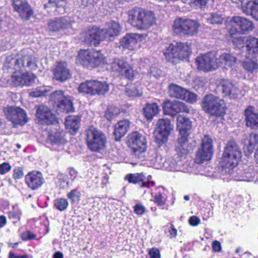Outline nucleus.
<instances>
[{
    "label": "nucleus",
    "instance_id": "55",
    "mask_svg": "<svg viewBox=\"0 0 258 258\" xmlns=\"http://www.w3.org/2000/svg\"><path fill=\"white\" fill-rule=\"evenodd\" d=\"M134 212L136 214L142 216L146 212V209L142 204H138L134 207Z\"/></svg>",
    "mask_w": 258,
    "mask_h": 258
},
{
    "label": "nucleus",
    "instance_id": "61",
    "mask_svg": "<svg viewBox=\"0 0 258 258\" xmlns=\"http://www.w3.org/2000/svg\"><path fill=\"white\" fill-rule=\"evenodd\" d=\"M69 175L70 179L73 181H74L78 175V172L73 168H70Z\"/></svg>",
    "mask_w": 258,
    "mask_h": 258
},
{
    "label": "nucleus",
    "instance_id": "5",
    "mask_svg": "<svg viewBox=\"0 0 258 258\" xmlns=\"http://www.w3.org/2000/svg\"><path fill=\"white\" fill-rule=\"evenodd\" d=\"M202 107L206 113L212 116H220L225 113L224 101L212 94L205 96L202 101Z\"/></svg>",
    "mask_w": 258,
    "mask_h": 258
},
{
    "label": "nucleus",
    "instance_id": "51",
    "mask_svg": "<svg viewBox=\"0 0 258 258\" xmlns=\"http://www.w3.org/2000/svg\"><path fill=\"white\" fill-rule=\"evenodd\" d=\"M157 155V154L155 150L150 151L148 153L147 156L145 155V159L143 160L149 161L150 166H153V165H155V163L156 162L155 161Z\"/></svg>",
    "mask_w": 258,
    "mask_h": 258
},
{
    "label": "nucleus",
    "instance_id": "12",
    "mask_svg": "<svg viewBox=\"0 0 258 258\" xmlns=\"http://www.w3.org/2000/svg\"><path fill=\"white\" fill-rule=\"evenodd\" d=\"M189 45L181 42L176 43V46L170 44L164 52L167 61H171L172 58L183 59L189 56L191 53Z\"/></svg>",
    "mask_w": 258,
    "mask_h": 258
},
{
    "label": "nucleus",
    "instance_id": "4",
    "mask_svg": "<svg viewBox=\"0 0 258 258\" xmlns=\"http://www.w3.org/2000/svg\"><path fill=\"white\" fill-rule=\"evenodd\" d=\"M86 136L87 145L91 151L99 152L105 148L107 139L103 132L92 126L88 129Z\"/></svg>",
    "mask_w": 258,
    "mask_h": 258
},
{
    "label": "nucleus",
    "instance_id": "28",
    "mask_svg": "<svg viewBox=\"0 0 258 258\" xmlns=\"http://www.w3.org/2000/svg\"><path fill=\"white\" fill-rule=\"evenodd\" d=\"M36 116L41 124H50L55 121V116L46 106L41 105L37 109Z\"/></svg>",
    "mask_w": 258,
    "mask_h": 258
},
{
    "label": "nucleus",
    "instance_id": "27",
    "mask_svg": "<svg viewBox=\"0 0 258 258\" xmlns=\"http://www.w3.org/2000/svg\"><path fill=\"white\" fill-rule=\"evenodd\" d=\"M156 131L159 134V139L162 142L167 141L168 136L170 135L172 127L171 121L168 119H159L157 123Z\"/></svg>",
    "mask_w": 258,
    "mask_h": 258
},
{
    "label": "nucleus",
    "instance_id": "58",
    "mask_svg": "<svg viewBox=\"0 0 258 258\" xmlns=\"http://www.w3.org/2000/svg\"><path fill=\"white\" fill-rule=\"evenodd\" d=\"M11 169V165L8 163H4L0 165V173L5 174Z\"/></svg>",
    "mask_w": 258,
    "mask_h": 258
},
{
    "label": "nucleus",
    "instance_id": "48",
    "mask_svg": "<svg viewBox=\"0 0 258 258\" xmlns=\"http://www.w3.org/2000/svg\"><path fill=\"white\" fill-rule=\"evenodd\" d=\"M81 193L76 189H74L67 194V197L72 204L78 203L80 200Z\"/></svg>",
    "mask_w": 258,
    "mask_h": 258
},
{
    "label": "nucleus",
    "instance_id": "13",
    "mask_svg": "<svg viewBox=\"0 0 258 258\" xmlns=\"http://www.w3.org/2000/svg\"><path fill=\"white\" fill-rule=\"evenodd\" d=\"M196 64L197 69L204 72L216 70L219 67V62L214 52H208L197 57Z\"/></svg>",
    "mask_w": 258,
    "mask_h": 258
},
{
    "label": "nucleus",
    "instance_id": "19",
    "mask_svg": "<svg viewBox=\"0 0 258 258\" xmlns=\"http://www.w3.org/2000/svg\"><path fill=\"white\" fill-rule=\"evenodd\" d=\"M232 28L230 29L231 35L236 33H248L254 28L252 22L246 18L239 16L234 17L230 21Z\"/></svg>",
    "mask_w": 258,
    "mask_h": 258
},
{
    "label": "nucleus",
    "instance_id": "23",
    "mask_svg": "<svg viewBox=\"0 0 258 258\" xmlns=\"http://www.w3.org/2000/svg\"><path fill=\"white\" fill-rule=\"evenodd\" d=\"M100 29L91 27L81 33L80 38L83 41L91 46H97L102 41Z\"/></svg>",
    "mask_w": 258,
    "mask_h": 258
},
{
    "label": "nucleus",
    "instance_id": "56",
    "mask_svg": "<svg viewBox=\"0 0 258 258\" xmlns=\"http://www.w3.org/2000/svg\"><path fill=\"white\" fill-rule=\"evenodd\" d=\"M24 175L23 169L21 167H18L13 170V178L15 179H20Z\"/></svg>",
    "mask_w": 258,
    "mask_h": 258
},
{
    "label": "nucleus",
    "instance_id": "54",
    "mask_svg": "<svg viewBox=\"0 0 258 258\" xmlns=\"http://www.w3.org/2000/svg\"><path fill=\"white\" fill-rule=\"evenodd\" d=\"M21 238L24 241L29 240L35 239L36 235L30 231H27L21 233Z\"/></svg>",
    "mask_w": 258,
    "mask_h": 258
},
{
    "label": "nucleus",
    "instance_id": "25",
    "mask_svg": "<svg viewBox=\"0 0 258 258\" xmlns=\"http://www.w3.org/2000/svg\"><path fill=\"white\" fill-rule=\"evenodd\" d=\"M53 78L61 82L69 79L71 73L68 65L65 62H59L53 70Z\"/></svg>",
    "mask_w": 258,
    "mask_h": 258
},
{
    "label": "nucleus",
    "instance_id": "52",
    "mask_svg": "<svg viewBox=\"0 0 258 258\" xmlns=\"http://www.w3.org/2000/svg\"><path fill=\"white\" fill-rule=\"evenodd\" d=\"M165 198L160 191L156 193L154 196V202L160 206H164L165 204Z\"/></svg>",
    "mask_w": 258,
    "mask_h": 258
},
{
    "label": "nucleus",
    "instance_id": "18",
    "mask_svg": "<svg viewBox=\"0 0 258 258\" xmlns=\"http://www.w3.org/2000/svg\"><path fill=\"white\" fill-rule=\"evenodd\" d=\"M50 100L56 104L57 107L67 113L73 112L74 108L71 97L65 95L63 91L57 90L51 94Z\"/></svg>",
    "mask_w": 258,
    "mask_h": 258
},
{
    "label": "nucleus",
    "instance_id": "39",
    "mask_svg": "<svg viewBox=\"0 0 258 258\" xmlns=\"http://www.w3.org/2000/svg\"><path fill=\"white\" fill-rule=\"evenodd\" d=\"M236 61V58L233 56L230 53H224L220 55L219 60L218 62H219V67L224 65L225 67H231L233 66Z\"/></svg>",
    "mask_w": 258,
    "mask_h": 258
},
{
    "label": "nucleus",
    "instance_id": "32",
    "mask_svg": "<svg viewBox=\"0 0 258 258\" xmlns=\"http://www.w3.org/2000/svg\"><path fill=\"white\" fill-rule=\"evenodd\" d=\"M70 27L71 22L65 17L55 18L48 23V28L52 32L63 31Z\"/></svg>",
    "mask_w": 258,
    "mask_h": 258
},
{
    "label": "nucleus",
    "instance_id": "24",
    "mask_svg": "<svg viewBox=\"0 0 258 258\" xmlns=\"http://www.w3.org/2000/svg\"><path fill=\"white\" fill-rule=\"evenodd\" d=\"M234 42L237 44L245 43L249 54H251L253 57L258 56V39L250 36L237 37Z\"/></svg>",
    "mask_w": 258,
    "mask_h": 258
},
{
    "label": "nucleus",
    "instance_id": "63",
    "mask_svg": "<svg viewBox=\"0 0 258 258\" xmlns=\"http://www.w3.org/2000/svg\"><path fill=\"white\" fill-rule=\"evenodd\" d=\"M213 249L215 251H220L221 249L220 243L218 241H215L212 244Z\"/></svg>",
    "mask_w": 258,
    "mask_h": 258
},
{
    "label": "nucleus",
    "instance_id": "60",
    "mask_svg": "<svg viewBox=\"0 0 258 258\" xmlns=\"http://www.w3.org/2000/svg\"><path fill=\"white\" fill-rule=\"evenodd\" d=\"M200 219L196 216H192L189 219V223L193 226H196L200 224Z\"/></svg>",
    "mask_w": 258,
    "mask_h": 258
},
{
    "label": "nucleus",
    "instance_id": "34",
    "mask_svg": "<svg viewBox=\"0 0 258 258\" xmlns=\"http://www.w3.org/2000/svg\"><path fill=\"white\" fill-rule=\"evenodd\" d=\"M130 122L127 119L119 121L114 125L113 134L116 141H119L127 132Z\"/></svg>",
    "mask_w": 258,
    "mask_h": 258
},
{
    "label": "nucleus",
    "instance_id": "26",
    "mask_svg": "<svg viewBox=\"0 0 258 258\" xmlns=\"http://www.w3.org/2000/svg\"><path fill=\"white\" fill-rule=\"evenodd\" d=\"M13 6L15 11L23 20H29L33 14V11L30 5L25 1L13 0Z\"/></svg>",
    "mask_w": 258,
    "mask_h": 258
},
{
    "label": "nucleus",
    "instance_id": "41",
    "mask_svg": "<svg viewBox=\"0 0 258 258\" xmlns=\"http://www.w3.org/2000/svg\"><path fill=\"white\" fill-rule=\"evenodd\" d=\"M50 90L51 88L50 87H40L31 91L29 93V95L32 97H39L45 96Z\"/></svg>",
    "mask_w": 258,
    "mask_h": 258
},
{
    "label": "nucleus",
    "instance_id": "47",
    "mask_svg": "<svg viewBox=\"0 0 258 258\" xmlns=\"http://www.w3.org/2000/svg\"><path fill=\"white\" fill-rule=\"evenodd\" d=\"M243 66L245 70L252 73L256 72L258 69L257 63L251 60L244 61Z\"/></svg>",
    "mask_w": 258,
    "mask_h": 258
},
{
    "label": "nucleus",
    "instance_id": "22",
    "mask_svg": "<svg viewBox=\"0 0 258 258\" xmlns=\"http://www.w3.org/2000/svg\"><path fill=\"white\" fill-rule=\"evenodd\" d=\"M121 30L119 24L115 21L107 23L104 28L100 29L102 40L107 41H113L119 35Z\"/></svg>",
    "mask_w": 258,
    "mask_h": 258
},
{
    "label": "nucleus",
    "instance_id": "14",
    "mask_svg": "<svg viewBox=\"0 0 258 258\" xmlns=\"http://www.w3.org/2000/svg\"><path fill=\"white\" fill-rule=\"evenodd\" d=\"M213 154V140L208 136L205 135L202 140L201 147L198 150L195 162L201 164L211 159Z\"/></svg>",
    "mask_w": 258,
    "mask_h": 258
},
{
    "label": "nucleus",
    "instance_id": "21",
    "mask_svg": "<svg viewBox=\"0 0 258 258\" xmlns=\"http://www.w3.org/2000/svg\"><path fill=\"white\" fill-rule=\"evenodd\" d=\"M162 107L165 114L174 116L180 112L189 113V109L185 104L181 101H174L170 102L165 100L162 104Z\"/></svg>",
    "mask_w": 258,
    "mask_h": 258
},
{
    "label": "nucleus",
    "instance_id": "16",
    "mask_svg": "<svg viewBox=\"0 0 258 258\" xmlns=\"http://www.w3.org/2000/svg\"><path fill=\"white\" fill-rule=\"evenodd\" d=\"M107 68L130 80L133 79L135 77V72L132 66L124 59L115 58L110 63L108 64Z\"/></svg>",
    "mask_w": 258,
    "mask_h": 258
},
{
    "label": "nucleus",
    "instance_id": "57",
    "mask_svg": "<svg viewBox=\"0 0 258 258\" xmlns=\"http://www.w3.org/2000/svg\"><path fill=\"white\" fill-rule=\"evenodd\" d=\"M149 254L150 258H160V253L159 249L153 247L149 250Z\"/></svg>",
    "mask_w": 258,
    "mask_h": 258
},
{
    "label": "nucleus",
    "instance_id": "49",
    "mask_svg": "<svg viewBox=\"0 0 258 258\" xmlns=\"http://www.w3.org/2000/svg\"><path fill=\"white\" fill-rule=\"evenodd\" d=\"M258 143V135L252 133L249 136V145L247 147L248 152L251 154L253 152L255 146Z\"/></svg>",
    "mask_w": 258,
    "mask_h": 258
},
{
    "label": "nucleus",
    "instance_id": "36",
    "mask_svg": "<svg viewBox=\"0 0 258 258\" xmlns=\"http://www.w3.org/2000/svg\"><path fill=\"white\" fill-rule=\"evenodd\" d=\"M80 118L76 116H69L65 121L66 128L71 134L75 133L79 128Z\"/></svg>",
    "mask_w": 258,
    "mask_h": 258
},
{
    "label": "nucleus",
    "instance_id": "59",
    "mask_svg": "<svg viewBox=\"0 0 258 258\" xmlns=\"http://www.w3.org/2000/svg\"><path fill=\"white\" fill-rule=\"evenodd\" d=\"M163 158L161 155H157L156 157L155 158L156 162L155 163V165H153V166L155 167L156 168H163Z\"/></svg>",
    "mask_w": 258,
    "mask_h": 258
},
{
    "label": "nucleus",
    "instance_id": "64",
    "mask_svg": "<svg viewBox=\"0 0 258 258\" xmlns=\"http://www.w3.org/2000/svg\"><path fill=\"white\" fill-rule=\"evenodd\" d=\"M9 258H28V256L27 255H26V254H23V255L17 254L11 251L9 253Z\"/></svg>",
    "mask_w": 258,
    "mask_h": 258
},
{
    "label": "nucleus",
    "instance_id": "35",
    "mask_svg": "<svg viewBox=\"0 0 258 258\" xmlns=\"http://www.w3.org/2000/svg\"><path fill=\"white\" fill-rule=\"evenodd\" d=\"M245 4V7L242 6L243 12L258 21V0L246 1Z\"/></svg>",
    "mask_w": 258,
    "mask_h": 258
},
{
    "label": "nucleus",
    "instance_id": "11",
    "mask_svg": "<svg viewBox=\"0 0 258 258\" xmlns=\"http://www.w3.org/2000/svg\"><path fill=\"white\" fill-rule=\"evenodd\" d=\"M128 143L136 157L144 159L147 148L145 137L139 132H134L129 136Z\"/></svg>",
    "mask_w": 258,
    "mask_h": 258
},
{
    "label": "nucleus",
    "instance_id": "42",
    "mask_svg": "<svg viewBox=\"0 0 258 258\" xmlns=\"http://www.w3.org/2000/svg\"><path fill=\"white\" fill-rule=\"evenodd\" d=\"M56 184L62 188L69 186V180L67 175L59 173L56 178Z\"/></svg>",
    "mask_w": 258,
    "mask_h": 258
},
{
    "label": "nucleus",
    "instance_id": "2",
    "mask_svg": "<svg viewBox=\"0 0 258 258\" xmlns=\"http://www.w3.org/2000/svg\"><path fill=\"white\" fill-rule=\"evenodd\" d=\"M177 127L179 132V137L175 145V150L179 156H185L188 151V138L191 133L192 122L183 115L177 117Z\"/></svg>",
    "mask_w": 258,
    "mask_h": 258
},
{
    "label": "nucleus",
    "instance_id": "10",
    "mask_svg": "<svg viewBox=\"0 0 258 258\" xmlns=\"http://www.w3.org/2000/svg\"><path fill=\"white\" fill-rule=\"evenodd\" d=\"M200 26L197 21L179 18L174 21L173 29L176 33L194 36L198 33Z\"/></svg>",
    "mask_w": 258,
    "mask_h": 258
},
{
    "label": "nucleus",
    "instance_id": "31",
    "mask_svg": "<svg viewBox=\"0 0 258 258\" xmlns=\"http://www.w3.org/2000/svg\"><path fill=\"white\" fill-rule=\"evenodd\" d=\"M25 181L28 187L33 190L40 187L44 182L42 173L36 171H32L27 174Z\"/></svg>",
    "mask_w": 258,
    "mask_h": 258
},
{
    "label": "nucleus",
    "instance_id": "46",
    "mask_svg": "<svg viewBox=\"0 0 258 258\" xmlns=\"http://www.w3.org/2000/svg\"><path fill=\"white\" fill-rule=\"evenodd\" d=\"M142 92L135 84L128 86L126 88V94L130 97H139L142 95Z\"/></svg>",
    "mask_w": 258,
    "mask_h": 258
},
{
    "label": "nucleus",
    "instance_id": "6",
    "mask_svg": "<svg viewBox=\"0 0 258 258\" xmlns=\"http://www.w3.org/2000/svg\"><path fill=\"white\" fill-rule=\"evenodd\" d=\"M76 60L83 66L93 68L103 63L104 57L100 51L84 49L79 51Z\"/></svg>",
    "mask_w": 258,
    "mask_h": 258
},
{
    "label": "nucleus",
    "instance_id": "9",
    "mask_svg": "<svg viewBox=\"0 0 258 258\" xmlns=\"http://www.w3.org/2000/svg\"><path fill=\"white\" fill-rule=\"evenodd\" d=\"M7 61L10 63L9 67L15 70L23 68H33L36 66V58L29 51L23 50L15 58H7Z\"/></svg>",
    "mask_w": 258,
    "mask_h": 258
},
{
    "label": "nucleus",
    "instance_id": "50",
    "mask_svg": "<svg viewBox=\"0 0 258 258\" xmlns=\"http://www.w3.org/2000/svg\"><path fill=\"white\" fill-rule=\"evenodd\" d=\"M62 136L60 133L56 132L53 134H50L48 136V140L51 144H56L61 142Z\"/></svg>",
    "mask_w": 258,
    "mask_h": 258
},
{
    "label": "nucleus",
    "instance_id": "40",
    "mask_svg": "<svg viewBox=\"0 0 258 258\" xmlns=\"http://www.w3.org/2000/svg\"><path fill=\"white\" fill-rule=\"evenodd\" d=\"M208 23L211 24H221L223 22V17L219 13H211L205 16Z\"/></svg>",
    "mask_w": 258,
    "mask_h": 258
},
{
    "label": "nucleus",
    "instance_id": "7",
    "mask_svg": "<svg viewBox=\"0 0 258 258\" xmlns=\"http://www.w3.org/2000/svg\"><path fill=\"white\" fill-rule=\"evenodd\" d=\"M230 171L226 174H221L226 176L231 180L233 179L238 181H252L255 177L256 172L254 170L253 166H240L236 168L235 167L229 168Z\"/></svg>",
    "mask_w": 258,
    "mask_h": 258
},
{
    "label": "nucleus",
    "instance_id": "1",
    "mask_svg": "<svg viewBox=\"0 0 258 258\" xmlns=\"http://www.w3.org/2000/svg\"><path fill=\"white\" fill-rule=\"evenodd\" d=\"M241 157V151L237 143L233 140L229 141L224 148L219 168L221 174H226L229 168L235 167Z\"/></svg>",
    "mask_w": 258,
    "mask_h": 258
},
{
    "label": "nucleus",
    "instance_id": "20",
    "mask_svg": "<svg viewBox=\"0 0 258 258\" xmlns=\"http://www.w3.org/2000/svg\"><path fill=\"white\" fill-rule=\"evenodd\" d=\"M168 94L171 97L181 99L190 103H194L197 100L195 94L175 84L169 86Z\"/></svg>",
    "mask_w": 258,
    "mask_h": 258
},
{
    "label": "nucleus",
    "instance_id": "3",
    "mask_svg": "<svg viewBox=\"0 0 258 258\" xmlns=\"http://www.w3.org/2000/svg\"><path fill=\"white\" fill-rule=\"evenodd\" d=\"M128 21L140 30H147L156 23L155 14L151 11L134 9L128 12Z\"/></svg>",
    "mask_w": 258,
    "mask_h": 258
},
{
    "label": "nucleus",
    "instance_id": "8",
    "mask_svg": "<svg viewBox=\"0 0 258 258\" xmlns=\"http://www.w3.org/2000/svg\"><path fill=\"white\" fill-rule=\"evenodd\" d=\"M109 85L105 81L91 80L82 83L79 87V91L90 95H103L109 91Z\"/></svg>",
    "mask_w": 258,
    "mask_h": 258
},
{
    "label": "nucleus",
    "instance_id": "37",
    "mask_svg": "<svg viewBox=\"0 0 258 258\" xmlns=\"http://www.w3.org/2000/svg\"><path fill=\"white\" fill-rule=\"evenodd\" d=\"M159 106L156 103L147 104L144 108L143 112L145 117L148 120H152L159 112Z\"/></svg>",
    "mask_w": 258,
    "mask_h": 258
},
{
    "label": "nucleus",
    "instance_id": "45",
    "mask_svg": "<svg viewBox=\"0 0 258 258\" xmlns=\"http://www.w3.org/2000/svg\"><path fill=\"white\" fill-rule=\"evenodd\" d=\"M68 206V201L64 198L57 199L54 202V206L59 211H64L67 209Z\"/></svg>",
    "mask_w": 258,
    "mask_h": 258
},
{
    "label": "nucleus",
    "instance_id": "30",
    "mask_svg": "<svg viewBox=\"0 0 258 258\" xmlns=\"http://www.w3.org/2000/svg\"><path fill=\"white\" fill-rule=\"evenodd\" d=\"M246 124L252 129H258V110L252 106H248L244 110Z\"/></svg>",
    "mask_w": 258,
    "mask_h": 258
},
{
    "label": "nucleus",
    "instance_id": "43",
    "mask_svg": "<svg viewBox=\"0 0 258 258\" xmlns=\"http://www.w3.org/2000/svg\"><path fill=\"white\" fill-rule=\"evenodd\" d=\"M176 164L173 157H168L163 161V168L168 171H173L176 169Z\"/></svg>",
    "mask_w": 258,
    "mask_h": 258
},
{
    "label": "nucleus",
    "instance_id": "15",
    "mask_svg": "<svg viewBox=\"0 0 258 258\" xmlns=\"http://www.w3.org/2000/svg\"><path fill=\"white\" fill-rule=\"evenodd\" d=\"M216 84L217 88L225 96H229L231 99H236L241 94L238 84L228 79L219 78L217 80Z\"/></svg>",
    "mask_w": 258,
    "mask_h": 258
},
{
    "label": "nucleus",
    "instance_id": "44",
    "mask_svg": "<svg viewBox=\"0 0 258 258\" xmlns=\"http://www.w3.org/2000/svg\"><path fill=\"white\" fill-rule=\"evenodd\" d=\"M214 0H190V4L192 7L200 8H205L206 6H212Z\"/></svg>",
    "mask_w": 258,
    "mask_h": 258
},
{
    "label": "nucleus",
    "instance_id": "62",
    "mask_svg": "<svg viewBox=\"0 0 258 258\" xmlns=\"http://www.w3.org/2000/svg\"><path fill=\"white\" fill-rule=\"evenodd\" d=\"M44 7L55 8L58 7V5L56 3V0H49L48 2L44 5Z\"/></svg>",
    "mask_w": 258,
    "mask_h": 258
},
{
    "label": "nucleus",
    "instance_id": "33",
    "mask_svg": "<svg viewBox=\"0 0 258 258\" xmlns=\"http://www.w3.org/2000/svg\"><path fill=\"white\" fill-rule=\"evenodd\" d=\"M141 38V35L136 33L127 34L120 40V46L123 48L133 49Z\"/></svg>",
    "mask_w": 258,
    "mask_h": 258
},
{
    "label": "nucleus",
    "instance_id": "29",
    "mask_svg": "<svg viewBox=\"0 0 258 258\" xmlns=\"http://www.w3.org/2000/svg\"><path fill=\"white\" fill-rule=\"evenodd\" d=\"M12 81L17 86H30L34 83L35 76L32 73L20 74L15 73L12 76Z\"/></svg>",
    "mask_w": 258,
    "mask_h": 258
},
{
    "label": "nucleus",
    "instance_id": "53",
    "mask_svg": "<svg viewBox=\"0 0 258 258\" xmlns=\"http://www.w3.org/2000/svg\"><path fill=\"white\" fill-rule=\"evenodd\" d=\"M117 115V113L114 108H108L105 112V116L108 120H111Z\"/></svg>",
    "mask_w": 258,
    "mask_h": 258
},
{
    "label": "nucleus",
    "instance_id": "38",
    "mask_svg": "<svg viewBox=\"0 0 258 258\" xmlns=\"http://www.w3.org/2000/svg\"><path fill=\"white\" fill-rule=\"evenodd\" d=\"M145 176L143 173L128 174L125 176V179L127 180L130 183L139 185L142 187V183H144Z\"/></svg>",
    "mask_w": 258,
    "mask_h": 258
},
{
    "label": "nucleus",
    "instance_id": "17",
    "mask_svg": "<svg viewBox=\"0 0 258 258\" xmlns=\"http://www.w3.org/2000/svg\"><path fill=\"white\" fill-rule=\"evenodd\" d=\"M6 118L12 122L15 127L23 125L28 121L25 111L20 107L8 106L4 109Z\"/></svg>",
    "mask_w": 258,
    "mask_h": 258
}]
</instances>
